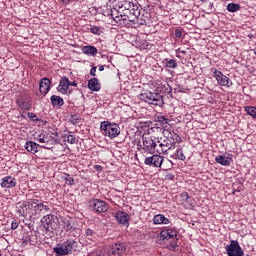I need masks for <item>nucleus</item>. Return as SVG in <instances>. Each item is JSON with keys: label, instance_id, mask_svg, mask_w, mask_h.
I'll return each mask as SVG.
<instances>
[{"label": "nucleus", "instance_id": "obj_29", "mask_svg": "<svg viewBox=\"0 0 256 256\" xmlns=\"http://www.w3.org/2000/svg\"><path fill=\"white\" fill-rule=\"evenodd\" d=\"M245 111L247 115H250V117H253V119H256V107L255 106H246Z\"/></svg>", "mask_w": 256, "mask_h": 256}, {"label": "nucleus", "instance_id": "obj_32", "mask_svg": "<svg viewBox=\"0 0 256 256\" xmlns=\"http://www.w3.org/2000/svg\"><path fill=\"white\" fill-rule=\"evenodd\" d=\"M176 159H179V161H185V153H183V149L177 148L176 150Z\"/></svg>", "mask_w": 256, "mask_h": 256}, {"label": "nucleus", "instance_id": "obj_1", "mask_svg": "<svg viewBox=\"0 0 256 256\" xmlns=\"http://www.w3.org/2000/svg\"><path fill=\"white\" fill-rule=\"evenodd\" d=\"M119 7V13L120 16H116L114 18L115 23H119L121 25V21H127L126 18L123 17H131V15H134V17H139L140 10L137 3H135L134 0H122L118 2Z\"/></svg>", "mask_w": 256, "mask_h": 256}, {"label": "nucleus", "instance_id": "obj_46", "mask_svg": "<svg viewBox=\"0 0 256 256\" xmlns=\"http://www.w3.org/2000/svg\"><path fill=\"white\" fill-rule=\"evenodd\" d=\"M43 147V149H47V147H45V146H42Z\"/></svg>", "mask_w": 256, "mask_h": 256}, {"label": "nucleus", "instance_id": "obj_2", "mask_svg": "<svg viewBox=\"0 0 256 256\" xmlns=\"http://www.w3.org/2000/svg\"><path fill=\"white\" fill-rule=\"evenodd\" d=\"M20 207L22 209L20 210L22 217H27V215H39L42 211H45L46 213L49 212V206L45 205L39 199L25 201Z\"/></svg>", "mask_w": 256, "mask_h": 256}, {"label": "nucleus", "instance_id": "obj_15", "mask_svg": "<svg viewBox=\"0 0 256 256\" xmlns=\"http://www.w3.org/2000/svg\"><path fill=\"white\" fill-rule=\"evenodd\" d=\"M49 89H51V80H49V78H42L39 83V91L41 95H47L49 93Z\"/></svg>", "mask_w": 256, "mask_h": 256}, {"label": "nucleus", "instance_id": "obj_18", "mask_svg": "<svg viewBox=\"0 0 256 256\" xmlns=\"http://www.w3.org/2000/svg\"><path fill=\"white\" fill-rule=\"evenodd\" d=\"M159 122L163 125L164 128H159L157 127V131H161L165 135H167V133H170L171 126L169 125V119L165 118V116H161L159 119Z\"/></svg>", "mask_w": 256, "mask_h": 256}, {"label": "nucleus", "instance_id": "obj_39", "mask_svg": "<svg viewBox=\"0 0 256 256\" xmlns=\"http://www.w3.org/2000/svg\"><path fill=\"white\" fill-rule=\"evenodd\" d=\"M95 171H97V173H101L103 171V166L101 165H95L94 166Z\"/></svg>", "mask_w": 256, "mask_h": 256}, {"label": "nucleus", "instance_id": "obj_31", "mask_svg": "<svg viewBox=\"0 0 256 256\" xmlns=\"http://www.w3.org/2000/svg\"><path fill=\"white\" fill-rule=\"evenodd\" d=\"M64 140L67 143H70V145H75V143H77V137H75L74 135H71V134L65 135Z\"/></svg>", "mask_w": 256, "mask_h": 256}, {"label": "nucleus", "instance_id": "obj_4", "mask_svg": "<svg viewBox=\"0 0 256 256\" xmlns=\"http://www.w3.org/2000/svg\"><path fill=\"white\" fill-rule=\"evenodd\" d=\"M138 97L141 101H144L149 105H154V107H163V96L157 92H151L146 90L140 93Z\"/></svg>", "mask_w": 256, "mask_h": 256}, {"label": "nucleus", "instance_id": "obj_25", "mask_svg": "<svg viewBox=\"0 0 256 256\" xmlns=\"http://www.w3.org/2000/svg\"><path fill=\"white\" fill-rule=\"evenodd\" d=\"M82 53L84 55H91L92 57H95L98 53V50L95 46H83Z\"/></svg>", "mask_w": 256, "mask_h": 256}, {"label": "nucleus", "instance_id": "obj_22", "mask_svg": "<svg viewBox=\"0 0 256 256\" xmlns=\"http://www.w3.org/2000/svg\"><path fill=\"white\" fill-rule=\"evenodd\" d=\"M50 101H51L52 107H56L57 109H61V107L65 105V101L63 100V98L57 95H52L50 97Z\"/></svg>", "mask_w": 256, "mask_h": 256}, {"label": "nucleus", "instance_id": "obj_21", "mask_svg": "<svg viewBox=\"0 0 256 256\" xmlns=\"http://www.w3.org/2000/svg\"><path fill=\"white\" fill-rule=\"evenodd\" d=\"M216 163H219V165H223L224 167H229L231 165V162L233 161V158L229 156H223L219 155L215 157Z\"/></svg>", "mask_w": 256, "mask_h": 256}, {"label": "nucleus", "instance_id": "obj_45", "mask_svg": "<svg viewBox=\"0 0 256 256\" xmlns=\"http://www.w3.org/2000/svg\"><path fill=\"white\" fill-rule=\"evenodd\" d=\"M63 3H70L71 0H61Z\"/></svg>", "mask_w": 256, "mask_h": 256}, {"label": "nucleus", "instance_id": "obj_17", "mask_svg": "<svg viewBox=\"0 0 256 256\" xmlns=\"http://www.w3.org/2000/svg\"><path fill=\"white\" fill-rule=\"evenodd\" d=\"M16 185L17 179L12 176H5L1 182V187H3V189H11V187H15Z\"/></svg>", "mask_w": 256, "mask_h": 256}, {"label": "nucleus", "instance_id": "obj_19", "mask_svg": "<svg viewBox=\"0 0 256 256\" xmlns=\"http://www.w3.org/2000/svg\"><path fill=\"white\" fill-rule=\"evenodd\" d=\"M154 225H169L171 223V220L169 218L165 217L163 214H157L153 218Z\"/></svg>", "mask_w": 256, "mask_h": 256}, {"label": "nucleus", "instance_id": "obj_6", "mask_svg": "<svg viewBox=\"0 0 256 256\" xmlns=\"http://www.w3.org/2000/svg\"><path fill=\"white\" fill-rule=\"evenodd\" d=\"M142 153H150V155H153L155 153V149L157 147V142H155V139H153V136L144 133L142 136V146H141Z\"/></svg>", "mask_w": 256, "mask_h": 256}, {"label": "nucleus", "instance_id": "obj_41", "mask_svg": "<svg viewBox=\"0 0 256 256\" xmlns=\"http://www.w3.org/2000/svg\"><path fill=\"white\" fill-rule=\"evenodd\" d=\"M86 235H87V237H91L93 235V230L87 229L86 230Z\"/></svg>", "mask_w": 256, "mask_h": 256}, {"label": "nucleus", "instance_id": "obj_24", "mask_svg": "<svg viewBox=\"0 0 256 256\" xmlns=\"http://www.w3.org/2000/svg\"><path fill=\"white\" fill-rule=\"evenodd\" d=\"M112 255H121L125 253V246L122 243H116L111 248Z\"/></svg>", "mask_w": 256, "mask_h": 256}, {"label": "nucleus", "instance_id": "obj_3", "mask_svg": "<svg viewBox=\"0 0 256 256\" xmlns=\"http://www.w3.org/2000/svg\"><path fill=\"white\" fill-rule=\"evenodd\" d=\"M100 131L104 137L115 139L116 137H119L121 128L119 127V124L105 120L100 123Z\"/></svg>", "mask_w": 256, "mask_h": 256}, {"label": "nucleus", "instance_id": "obj_43", "mask_svg": "<svg viewBox=\"0 0 256 256\" xmlns=\"http://www.w3.org/2000/svg\"><path fill=\"white\" fill-rule=\"evenodd\" d=\"M182 195L185 197V199H189V194L187 192L183 193Z\"/></svg>", "mask_w": 256, "mask_h": 256}, {"label": "nucleus", "instance_id": "obj_10", "mask_svg": "<svg viewBox=\"0 0 256 256\" xmlns=\"http://www.w3.org/2000/svg\"><path fill=\"white\" fill-rule=\"evenodd\" d=\"M228 256H243L245 252L241 249V245L237 240H232L229 245L225 247Z\"/></svg>", "mask_w": 256, "mask_h": 256}, {"label": "nucleus", "instance_id": "obj_12", "mask_svg": "<svg viewBox=\"0 0 256 256\" xmlns=\"http://www.w3.org/2000/svg\"><path fill=\"white\" fill-rule=\"evenodd\" d=\"M91 207L94 211L97 213H105L107 212V209H109V206L107 205V202L99 199H95L91 202Z\"/></svg>", "mask_w": 256, "mask_h": 256}, {"label": "nucleus", "instance_id": "obj_38", "mask_svg": "<svg viewBox=\"0 0 256 256\" xmlns=\"http://www.w3.org/2000/svg\"><path fill=\"white\" fill-rule=\"evenodd\" d=\"M19 227V222L17 220H13L11 223V229L15 230Z\"/></svg>", "mask_w": 256, "mask_h": 256}, {"label": "nucleus", "instance_id": "obj_27", "mask_svg": "<svg viewBox=\"0 0 256 256\" xmlns=\"http://www.w3.org/2000/svg\"><path fill=\"white\" fill-rule=\"evenodd\" d=\"M166 69H177V60L166 58L162 61Z\"/></svg>", "mask_w": 256, "mask_h": 256}, {"label": "nucleus", "instance_id": "obj_30", "mask_svg": "<svg viewBox=\"0 0 256 256\" xmlns=\"http://www.w3.org/2000/svg\"><path fill=\"white\" fill-rule=\"evenodd\" d=\"M36 141H38L39 143H49V137H47V135L42 132L36 137Z\"/></svg>", "mask_w": 256, "mask_h": 256}, {"label": "nucleus", "instance_id": "obj_5", "mask_svg": "<svg viewBox=\"0 0 256 256\" xmlns=\"http://www.w3.org/2000/svg\"><path fill=\"white\" fill-rule=\"evenodd\" d=\"M77 246V242L74 240H67L66 242L62 244H58L56 247L53 248V253H55L56 256H65L69 255L71 251H73V248Z\"/></svg>", "mask_w": 256, "mask_h": 256}, {"label": "nucleus", "instance_id": "obj_33", "mask_svg": "<svg viewBox=\"0 0 256 256\" xmlns=\"http://www.w3.org/2000/svg\"><path fill=\"white\" fill-rule=\"evenodd\" d=\"M90 33H92L93 35H101V27L99 26H91L89 28Z\"/></svg>", "mask_w": 256, "mask_h": 256}, {"label": "nucleus", "instance_id": "obj_37", "mask_svg": "<svg viewBox=\"0 0 256 256\" xmlns=\"http://www.w3.org/2000/svg\"><path fill=\"white\" fill-rule=\"evenodd\" d=\"M176 55H177V57H181V55H187V52L185 50H181V48H179L176 51Z\"/></svg>", "mask_w": 256, "mask_h": 256}, {"label": "nucleus", "instance_id": "obj_44", "mask_svg": "<svg viewBox=\"0 0 256 256\" xmlns=\"http://www.w3.org/2000/svg\"><path fill=\"white\" fill-rule=\"evenodd\" d=\"M99 71H105V66H99Z\"/></svg>", "mask_w": 256, "mask_h": 256}, {"label": "nucleus", "instance_id": "obj_40", "mask_svg": "<svg viewBox=\"0 0 256 256\" xmlns=\"http://www.w3.org/2000/svg\"><path fill=\"white\" fill-rule=\"evenodd\" d=\"M66 183H68V185H75V180L73 178H66Z\"/></svg>", "mask_w": 256, "mask_h": 256}, {"label": "nucleus", "instance_id": "obj_13", "mask_svg": "<svg viewBox=\"0 0 256 256\" xmlns=\"http://www.w3.org/2000/svg\"><path fill=\"white\" fill-rule=\"evenodd\" d=\"M69 85H71V81H69V78L62 77L58 86L59 93H62V95H67L69 93Z\"/></svg>", "mask_w": 256, "mask_h": 256}, {"label": "nucleus", "instance_id": "obj_28", "mask_svg": "<svg viewBox=\"0 0 256 256\" xmlns=\"http://www.w3.org/2000/svg\"><path fill=\"white\" fill-rule=\"evenodd\" d=\"M240 9L241 4L229 3L227 5V11H229V13H236V11H239Z\"/></svg>", "mask_w": 256, "mask_h": 256}, {"label": "nucleus", "instance_id": "obj_20", "mask_svg": "<svg viewBox=\"0 0 256 256\" xmlns=\"http://www.w3.org/2000/svg\"><path fill=\"white\" fill-rule=\"evenodd\" d=\"M160 147L162 148L163 152H167L168 149H175V140H171L169 139V136H167V138L160 143Z\"/></svg>", "mask_w": 256, "mask_h": 256}, {"label": "nucleus", "instance_id": "obj_23", "mask_svg": "<svg viewBox=\"0 0 256 256\" xmlns=\"http://www.w3.org/2000/svg\"><path fill=\"white\" fill-rule=\"evenodd\" d=\"M88 89L90 91H101V83L99 82V79L92 78L88 81Z\"/></svg>", "mask_w": 256, "mask_h": 256}, {"label": "nucleus", "instance_id": "obj_9", "mask_svg": "<svg viewBox=\"0 0 256 256\" xmlns=\"http://www.w3.org/2000/svg\"><path fill=\"white\" fill-rule=\"evenodd\" d=\"M16 104L21 111H31L33 99L27 94H21L17 97Z\"/></svg>", "mask_w": 256, "mask_h": 256}, {"label": "nucleus", "instance_id": "obj_8", "mask_svg": "<svg viewBox=\"0 0 256 256\" xmlns=\"http://www.w3.org/2000/svg\"><path fill=\"white\" fill-rule=\"evenodd\" d=\"M212 73L220 87H226L229 89V87L233 86V81H231V78L225 76V74H223V72L220 70H217V68L212 69Z\"/></svg>", "mask_w": 256, "mask_h": 256}, {"label": "nucleus", "instance_id": "obj_35", "mask_svg": "<svg viewBox=\"0 0 256 256\" xmlns=\"http://www.w3.org/2000/svg\"><path fill=\"white\" fill-rule=\"evenodd\" d=\"M175 37L176 39H181V37H183V29L177 28L175 30Z\"/></svg>", "mask_w": 256, "mask_h": 256}, {"label": "nucleus", "instance_id": "obj_34", "mask_svg": "<svg viewBox=\"0 0 256 256\" xmlns=\"http://www.w3.org/2000/svg\"><path fill=\"white\" fill-rule=\"evenodd\" d=\"M28 119H30V121H39V119L37 118V114L33 113V112H29L27 114Z\"/></svg>", "mask_w": 256, "mask_h": 256}, {"label": "nucleus", "instance_id": "obj_11", "mask_svg": "<svg viewBox=\"0 0 256 256\" xmlns=\"http://www.w3.org/2000/svg\"><path fill=\"white\" fill-rule=\"evenodd\" d=\"M163 161H165V157L154 154L151 157L145 158L144 163L145 165H149L150 167L161 168V165H163Z\"/></svg>", "mask_w": 256, "mask_h": 256}, {"label": "nucleus", "instance_id": "obj_16", "mask_svg": "<svg viewBox=\"0 0 256 256\" xmlns=\"http://www.w3.org/2000/svg\"><path fill=\"white\" fill-rule=\"evenodd\" d=\"M115 217H116V221L120 225H124V227H129V214L123 211H118L115 214Z\"/></svg>", "mask_w": 256, "mask_h": 256}, {"label": "nucleus", "instance_id": "obj_7", "mask_svg": "<svg viewBox=\"0 0 256 256\" xmlns=\"http://www.w3.org/2000/svg\"><path fill=\"white\" fill-rule=\"evenodd\" d=\"M169 239H177V228L175 227H163L159 236V243H167Z\"/></svg>", "mask_w": 256, "mask_h": 256}, {"label": "nucleus", "instance_id": "obj_26", "mask_svg": "<svg viewBox=\"0 0 256 256\" xmlns=\"http://www.w3.org/2000/svg\"><path fill=\"white\" fill-rule=\"evenodd\" d=\"M39 145L33 141H27L25 143V149L28 151V153H32L35 155L37 153Z\"/></svg>", "mask_w": 256, "mask_h": 256}, {"label": "nucleus", "instance_id": "obj_42", "mask_svg": "<svg viewBox=\"0 0 256 256\" xmlns=\"http://www.w3.org/2000/svg\"><path fill=\"white\" fill-rule=\"evenodd\" d=\"M69 87H77V82H70Z\"/></svg>", "mask_w": 256, "mask_h": 256}, {"label": "nucleus", "instance_id": "obj_14", "mask_svg": "<svg viewBox=\"0 0 256 256\" xmlns=\"http://www.w3.org/2000/svg\"><path fill=\"white\" fill-rule=\"evenodd\" d=\"M41 223L46 231L53 229L55 223V215L48 214L41 219Z\"/></svg>", "mask_w": 256, "mask_h": 256}, {"label": "nucleus", "instance_id": "obj_47", "mask_svg": "<svg viewBox=\"0 0 256 256\" xmlns=\"http://www.w3.org/2000/svg\"><path fill=\"white\" fill-rule=\"evenodd\" d=\"M175 245H177V244H173V247H175Z\"/></svg>", "mask_w": 256, "mask_h": 256}, {"label": "nucleus", "instance_id": "obj_48", "mask_svg": "<svg viewBox=\"0 0 256 256\" xmlns=\"http://www.w3.org/2000/svg\"><path fill=\"white\" fill-rule=\"evenodd\" d=\"M200 1H206V0H200Z\"/></svg>", "mask_w": 256, "mask_h": 256}, {"label": "nucleus", "instance_id": "obj_36", "mask_svg": "<svg viewBox=\"0 0 256 256\" xmlns=\"http://www.w3.org/2000/svg\"><path fill=\"white\" fill-rule=\"evenodd\" d=\"M97 66H94V67H92L91 68V70H90V75L92 76V77H97Z\"/></svg>", "mask_w": 256, "mask_h": 256}]
</instances>
